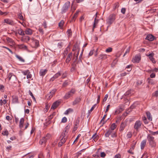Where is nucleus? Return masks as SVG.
I'll use <instances>...</instances> for the list:
<instances>
[{
  "instance_id": "obj_1",
  "label": "nucleus",
  "mask_w": 158,
  "mask_h": 158,
  "mask_svg": "<svg viewBox=\"0 0 158 158\" xmlns=\"http://www.w3.org/2000/svg\"><path fill=\"white\" fill-rule=\"evenodd\" d=\"M149 143V146L151 148H154L156 146V142L154 137L150 134H148L147 137Z\"/></svg>"
},
{
  "instance_id": "obj_2",
  "label": "nucleus",
  "mask_w": 158,
  "mask_h": 158,
  "mask_svg": "<svg viewBox=\"0 0 158 158\" xmlns=\"http://www.w3.org/2000/svg\"><path fill=\"white\" fill-rule=\"evenodd\" d=\"M76 90L75 89L72 88L71 90L66 93L64 97V99H67L72 97L76 93Z\"/></svg>"
},
{
  "instance_id": "obj_3",
  "label": "nucleus",
  "mask_w": 158,
  "mask_h": 158,
  "mask_svg": "<svg viewBox=\"0 0 158 158\" xmlns=\"http://www.w3.org/2000/svg\"><path fill=\"white\" fill-rule=\"evenodd\" d=\"M115 16L114 14H111L106 20L107 23L109 25L111 24L115 20Z\"/></svg>"
},
{
  "instance_id": "obj_4",
  "label": "nucleus",
  "mask_w": 158,
  "mask_h": 158,
  "mask_svg": "<svg viewBox=\"0 0 158 158\" xmlns=\"http://www.w3.org/2000/svg\"><path fill=\"white\" fill-rule=\"evenodd\" d=\"M70 2L68 1L65 2L64 4L61 9V13L62 14L65 13L68 10L70 6Z\"/></svg>"
},
{
  "instance_id": "obj_5",
  "label": "nucleus",
  "mask_w": 158,
  "mask_h": 158,
  "mask_svg": "<svg viewBox=\"0 0 158 158\" xmlns=\"http://www.w3.org/2000/svg\"><path fill=\"white\" fill-rule=\"evenodd\" d=\"M7 78L11 82H14L16 81V77L12 73H10L8 74Z\"/></svg>"
},
{
  "instance_id": "obj_6",
  "label": "nucleus",
  "mask_w": 158,
  "mask_h": 158,
  "mask_svg": "<svg viewBox=\"0 0 158 158\" xmlns=\"http://www.w3.org/2000/svg\"><path fill=\"white\" fill-rule=\"evenodd\" d=\"M66 134L65 133H63L62 134V138L60 139V141L58 143V146L60 147L62 146L63 144L64 143L67 139L66 137H65Z\"/></svg>"
},
{
  "instance_id": "obj_7",
  "label": "nucleus",
  "mask_w": 158,
  "mask_h": 158,
  "mask_svg": "<svg viewBox=\"0 0 158 158\" xmlns=\"http://www.w3.org/2000/svg\"><path fill=\"white\" fill-rule=\"evenodd\" d=\"M142 125V122L140 120L136 121L135 123L134 128L137 131H139V129L140 128Z\"/></svg>"
},
{
  "instance_id": "obj_8",
  "label": "nucleus",
  "mask_w": 158,
  "mask_h": 158,
  "mask_svg": "<svg viewBox=\"0 0 158 158\" xmlns=\"http://www.w3.org/2000/svg\"><path fill=\"white\" fill-rule=\"evenodd\" d=\"M31 45L34 48H37L39 46V42L38 40L32 39L31 40Z\"/></svg>"
},
{
  "instance_id": "obj_9",
  "label": "nucleus",
  "mask_w": 158,
  "mask_h": 158,
  "mask_svg": "<svg viewBox=\"0 0 158 158\" xmlns=\"http://www.w3.org/2000/svg\"><path fill=\"white\" fill-rule=\"evenodd\" d=\"M154 55V53L152 52L149 54H146V56L148 57L149 59L152 62V63L155 64L156 63V61L155 60V59L153 57Z\"/></svg>"
},
{
  "instance_id": "obj_10",
  "label": "nucleus",
  "mask_w": 158,
  "mask_h": 158,
  "mask_svg": "<svg viewBox=\"0 0 158 158\" xmlns=\"http://www.w3.org/2000/svg\"><path fill=\"white\" fill-rule=\"evenodd\" d=\"M140 60V56H139L136 55L132 59V61L133 63H139Z\"/></svg>"
},
{
  "instance_id": "obj_11",
  "label": "nucleus",
  "mask_w": 158,
  "mask_h": 158,
  "mask_svg": "<svg viewBox=\"0 0 158 158\" xmlns=\"http://www.w3.org/2000/svg\"><path fill=\"white\" fill-rule=\"evenodd\" d=\"M60 102L58 101H56L54 102L52 105L51 109H54L56 108L60 105Z\"/></svg>"
},
{
  "instance_id": "obj_12",
  "label": "nucleus",
  "mask_w": 158,
  "mask_h": 158,
  "mask_svg": "<svg viewBox=\"0 0 158 158\" xmlns=\"http://www.w3.org/2000/svg\"><path fill=\"white\" fill-rule=\"evenodd\" d=\"M147 140L145 139L142 141L140 143V148L141 149H143L146 144Z\"/></svg>"
},
{
  "instance_id": "obj_13",
  "label": "nucleus",
  "mask_w": 158,
  "mask_h": 158,
  "mask_svg": "<svg viewBox=\"0 0 158 158\" xmlns=\"http://www.w3.org/2000/svg\"><path fill=\"white\" fill-rule=\"evenodd\" d=\"M4 22L12 26H13L15 24L14 22L12 20L9 19H5Z\"/></svg>"
},
{
  "instance_id": "obj_14",
  "label": "nucleus",
  "mask_w": 158,
  "mask_h": 158,
  "mask_svg": "<svg viewBox=\"0 0 158 158\" xmlns=\"http://www.w3.org/2000/svg\"><path fill=\"white\" fill-rule=\"evenodd\" d=\"M61 75V73L60 72H59L56 74H55L54 76L51 78V81H53L55 79Z\"/></svg>"
},
{
  "instance_id": "obj_15",
  "label": "nucleus",
  "mask_w": 158,
  "mask_h": 158,
  "mask_svg": "<svg viewBox=\"0 0 158 158\" xmlns=\"http://www.w3.org/2000/svg\"><path fill=\"white\" fill-rule=\"evenodd\" d=\"M48 139V136H46V137H43L40 141V144L41 145L44 144Z\"/></svg>"
},
{
  "instance_id": "obj_16",
  "label": "nucleus",
  "mask_w": 158,
  "mask_h": 158,
  "mask_svg": "<svg viewBox=\"0 0 158 158\" xmlns=\"http://www.w3.org/2000/svg\"><path fill=\"white\" fill-rule=\"evenodd\" d=\"M24 32L26 34L29 35H31L33 34L32 30L29 28L26 29Z\"/></svg>"
},
{
  "instance_id": "obj_17",
  "label": "nucleus",
  "mask_w": 158,
  "mask_h": 158,
  "mask_svg": "<svg viewBox=\"0 0 158 158\" xmlns=\"http://www.w3.org/2000/svg\"><path fill=\"white\" fill-rule=\"evenodd\" d=\"M154 39V37L152 35L149 34L147 35L145 38L146 40H148L149 41H152Z\"/></svg>"
},
{
  "instance_id": "obj_18",
  "label": "nucleus",
  "mask_w": 158,
  "mask_h": 158,
  "mask_svg": "<svg viewBox=\"0 0 158 158\" xmlns=\"http://www.w3.org/2000/svg\"><path fill=\"white\" fill-rule=\"evenodd\" d=\"M80 98H77L73 102V105L74 106L78 103L81 101Z\"/></svg>"
},
{
  "instance_id": "obj_19",
  "label": "nucleus",
  "mask_w": 158,
  "mask_h": 158,
  "mask_svg": "<svg viewBox=\"0 0 158 158\" xmlns=\"http://www.w3.org/2000/svg\"><path fill=\"white\" fill-rule=\"evenodd\" d=\"M72 53H70L68 55L67 57L66 60V62L67 63H69L72 57Z\"/></svg>"
},
{
  "instance_id": "obj_20",
  "label": "nucleus",
  "mask_w": 158,
  "mask_h": 158,
  "mask_svg": "<svg viewBox=\"0 0 158 158\" xmlns=\"http://www.w3.org/2000/svg\"><path fill=\"white\" fill-rule=\"evenodd\" d=\"M24 121V119L23 118H22L20 119V120L19 126L21 129H22L23 127Z\"/></svg>"
},
{
  "instance_id": "obj_21",
  "label": "nucleus",
  "mask_w": 158,
  "mask_h": 158,
  "mask_svg": "<svg viewBox=\"0 0 158 158\" xmlns=\"http://www.w3.org/2000/svg\"><path fill=\"white\" fill-rule=\"evenodd\" d=\"M48 70L46 69H41L40 72V76H43L47 73Z\"/></svg>"
},
{
  "instance_id": "obj_22",
  "label": "nucleus",
  "mask_w": 158,
  "mask_h": 158,
  "mask_svg": "<svg viewBox=\"0 0 158 158\" xmlns=\"http://www.w3.org/2000/svg\"><path fill=\"white\" fill-rule=\"evenodd\" d=\"M106 115L107 114H105L100 122V124H101L102 126L106 122V121L109 119V118H108L107 120L105 121H104L105 118L106 117Z\"/></svg>"
},
{
  "instance_id": "obj_23",
  "label": "nucleus",
  "mask_w": 158,
  "mask_h": 158,
  "mask_svg": "<svg viewBox=\"0 0 158 158\" xmlns=\"http://www.w3.org/2000/svg\"><path fill=\"white\" fill-rule=\"evenodd\" d=\"M72 124L71 123H69L65 127L64 130V133L65 134L66 133H67L70 129V127L71 126Z\"/></svg>"
},
{
  "instance_id": "obj_24",
  "label": "nucleus",
  "mask_w": 158,
  "mask_h": 158,
  "mask_svg": "<svg viewBox=\"0 0 158 158\" xmlns=\"http://www.w3.org/2000/svg\"><path fill=\"white\" fill-rule=\"evenodd\" d=\"M17 31L20 35L23 36L25 35L24 32L21 28L18 29L17 30Z\"/></svg>"
},
{
  "instance_id": "obj_25",
  "label": "nucleus",
  "mask_w": 158,
  "mask_h": 158,
  "mask_svg": "<svg viewBox=\"0 0 158 158\" xmlns=\"http://www.w3.org/2000/svg\"><path fill=\"white\" fill-rule=\"evenodd\" d=\"M146 114L148 120L150 121H152V117L149 111H147L146 112Z\"/></svg>"
},
{
  "instance_id": "obj_26",
  "label": "nucleus",
  "mask_w": 158,
  "mask_h": 158,
  "mask_svg": "<svg viewBox=\"0 0 158 158\" xmlns=\"http://www.w3.org/2000/svg\"><path fill=\"white\" fill-rule=\"evenodd\" d=\"M112 131L111 130H110V129L108 130L105 134V136L106 137H109V135L112 133Z\"/></svg>"
},
{
  "instance_id": "obj_27",
  "label": "nucleus",
  "mask_w": 158,
  "mask_h": 158,
  "mask_svg": "<svg viewBox=\"0 0 158 158\" xmlns=\"http://www.w3.org/2000/svg\"><path fill=\"white\" fill-rule=\"evenodd\" d=\"M148 83L151 84V85H154L156 83V82L155 81H154L152 79H151L149 78H148L147 80Z\"/></svg>"
},
{
  "instance_id": "obj_28",
  "label": "nucleus",
  "mask_w": 158,
  "mask_h": 158,
  "mask_svg": "<svg viewBox=\"0 0 158 158\" xmlns=\"http://www.w3.org/2000/svg\"><path fill=\"white\" fill-rule=\"evenodd\" d=\"M12 98V102L13 103H18V99L17 97L15 96L13 97Z\"/></svg>"
},
{
  "instance_id": "obj_29",
  "label": "nucleus",
  "mask_w": 158,
  "mask_h": 158,
  "mask_svg": "<svg viewBox=\"0 0 158 158\" xmlns=\"http://www.w3.org/2000/svg\"><path fill=\"white\" fill-rule=\"evenodd\" d=\"M107 58V55L106 54H101L99 56V58L100 59L105 60Z\"/></svg>"
},
{
  "instance_id": "obj_30",
  "label": "nucleus",
  "mask_w": 158,
  "mask_h": 158,
  "mask_svg": "<svg viewBox=\"0 0 158 158\" xmlns=\"http://www.w3.org/2000/svg\"><path fill=\"white\" fill-rule=\"evenodd\" d=\"M19 48L20 49H27V46L24 44L19 45L18 46Z\"/></svg>"
},
{
  "instance_id": "obj_31",
  "label": "nucleus",
  "mask_w": 158,
  "mask_h": 158,
  "mask_svg": "<svg viewBox=\"0 0 158 158\" xmlns=\"http://www.w3.org/2000/svg\"><path fill=\"white\" fill-rule=\"evenodd\" d=\"M15 56L17 58H18L19 60L20 61L22 62H24L25 61L23 59L22 57L16 55Z\"/></svg>"
},
{
  "instance_id": "obj_32",
  "label": "nucleus",
  "mask_w": 158,
  "mask_h": 158,
  "mask_svg": "<svg viewBox=\"0 0 158 158\" xmlns=\"http://www.w3.org/2000/svg\"><path fill=\"white\" fill-rule=\"evenodd\" d=\"M98 19H96V18H95L94 21V22L93 26V31L94 30V28L96 27V24L98 23Z\"/></svg>"
},
{
  "instance_id": "obj_33",
  "label": "nucleus",
  "mask_w": 158,
  "mask_h": 158,
  "mask_svg": "<svg viewBox=\"0 0 158 158\" xmlns=\"http://www.w3.org/2000/svg\"><path fill=\"white\" fill-rule=\"evenodd\" d=\"M73 111V110L71 108H69L65 111L64 113L65 114H68L69 113Z\"/></svg>"
},
{
  "instance_id": "obj_34",
  "label": "nucleus",
  "mask_w": 158,
  "mask_h": 158,
  "mask_svg": "<svg viewBox=\"0 0 158 158\" xmlns=\"http://www.w3.org/2000/svg\"><path fill=\"white\" fill-rule=\"evenodd\" d=\"M119 6V3L118 2L115 3L113 5V8L114 10L118 8Z\"/></svg>"
},
{
  "instance_id": "obj_35",
  "label": "nucleus",
  "mask_w": 158,
  "mask_h": 158,
  "mask_svg": "<svg viewBox=\"0 0 158 158\" xmlns=\"http://www.w3.org/2000/svg\"><path fill=\"white\" fill-rule=\"evenodd\" d=\"M116 127V125L115 123H113L110 126V130H111L112 131L114 130Z\"/></svg>"
},
{
  "instance_id": "obj_36",
  "label": "nucleus",
  "mask_w": 158,
  "mask_h": 158,
  "mask_svg": "<svg viewBox=\"0 0 158 158\" xmlns=\"http://www.w3.org/2000/svg\"><path fill=\"white\" fill-rule=\"evenodd\" d=\"M29 94L31 96L32 98L34 100L35 102H36L35 98V97H34V96L33 94L31 91V90H29Z\"/></svg>"
},
{
  "instance_id": "obj_37",
  "label": "nucleus",
  "mask_w": 158,
  "mask_h": 158,
  "mask_svg": "<svg viewBox=\"0 0 158 158\" xmlns=\"http://www.w3.org/2000/svg\"><path fill=\"white\" fill-rule=\"evenodd\" d=\"M2 134L3 135H6L7 136L9 135V132L7 131L6 130V131H3L2 133Z\"/></svg>"
},
{
  "instance_id": "obj_38",
  "label": "nucleus",
  "mask_w": 158,
  "mask_h": 158,
  "mask_svg": "<svg viewBox=\"0 0 158 158\" xmlns=\"http://www.w3.org/2000/svg\"><path fill=\"white\" fill-rule=\"evenodd\" d=\"M64 23V21L61 20L60 21V22L59 23V26L60 28H61Z\"/></svg>"
},
{
  "instance_id": "obj_39",
  "label": "nucleus",
  "mask_w": 158,
  "mask_h": 158,
  "mask_svg": "<svg viewBox=\"0 0 158 158\" xmlns=\"http://www.w3.org/2000/svg\"><path fill=\"white\" fill-rule=\"evenodd\" d=\"M32 76V75L31 74V73L29 71L27 75V79H31V78Z\"/></svg>"
},
{
  "instance_id": "obj_40",
  "label": "nucleus",
  "mask_w": 158,
  "mask_h": 158,
  "mask_svg": "<svg viewBox=\"0 0 158 158\" xmlns=\"http://www.w3.org/2000/svg\"><path fill=\"white\" fill-rule=\"evenodd\" d=\"M67 33L69 36H71L72 33L71 30L70 29H68L67 31Z\"/></svg>"
},
{
  "instance_id": "obj_41",
  "label": "nucleus",
  "mask_w": 158,
  "mask_h": 158,
  "mask_svg": "<svg viewBox=\"0 0 158 158\" xmlns=\"http://www.w3.org/2000/svg\"><path fill=\"white\" fill-rule=\"evenodd\" d=\"M112 51V48H111L109 47L106 50L105 52H106L108 53L111 52Z\"/></svg>"
},
{
  "instance_id": "obj_42",
  "label": "nucleus",
  "mask_w": 158,
  "mask_h": 158,
  "mask_svg": "<svg viewBox=\"0 0 158 158\" xmlns=\"http://www.w3.org/2000/svg\"><path fill=\"white\" fill-rule=\"evenodd\" d=\"M52 96L53 95H52L49 93V94L47 95L46 97L48 99H50L52 97Z\"/></svg>"
},
{
  "instance_id": "obj_43",
  "label": "nucleus",
  "mask_w": 158,
  "mask_h": 158,
  "mask_svg": "<svg viewBox=\"0 0 158 158\" xmlns=\"http://www.w3.org/2000/svg\"><path fill=\"white\" fill-rule=\"evenodd\" d=\"M24 39L25 42H27L30 40V37L28 36H25Z\"/></svg>"
},
{
  "instance_id": "obj_44",
  "label": "nucleus",
  "mask_w": 158,
  "mask_h": 158,
  "mask_svg": "<svg viewBox=\"0 0 158 158\" xmlns=\"http://www.w3.org/2000/svg\"><path fill=\"white\" fill-rule=\"evenodd\" d=\"M18 17L20 19L23 20V18L21 13H19L18 15Z\"/></svg>"
},
{
  "instance_id": "obj_45",
  "label": "nucleus",
  "mask_w": 158,
  "mask_h": 158,
  "mask_svg": "<svg viewBox=\"0 0 158 158\" xmlns=\"http://www.w3.org/2000/svg\"><path fill=\"white\" fill-rule=\"evenodd\" d=\"M78 14V12L77 11V12H76V13L74 14L73 16V19H75L77 17ZM74 21H75V20H74Z\"/></svg>"
},
{
  "instance_id": "obj_46",
  "label": "nucleus",
  "mask_w": 158,
  "mask_h": 158,
  "mask_svg": "<svg viewBox=\"0 0 158 158\" xmlns=\"http://www.w3.org/2000/svg\"><path fill=\"white\" fill-rule=\"evenodd\" d=\"M8 13L6 12H3L0 10V15H3L5 16Z\"/></svg>"
},
{
  "instance_id": "obj_47",
  "label": "nucleus",
  "mask_w": 158,
  "mask_h": 158,
  "mask_svg": "<svg viewBox=\"0 0 158 158\" xmlns=\"http://www.w3.org/2000/svg\"><path fill=\"white\" fill-rule=\"evenodd\" d=\"M7 41L9 42V43H10L12 44H13V40L10 39V38H8L7 39Z\"/></svg>"
},
{
  "instance_id": "obj_48",
  "label": "nucleus",
  "mask_w": 158,
  "mask_h": 158,
  "mask_svg": "<svg viewBox=\"0 0 158 158\" xmlns=\"http://www.w3.org/2000/svg\"><path fill=\"white\" fill-rule=\"evenodd\" d=\"M29 70H27L25 71H22V73L24 75H27V73H28Z\"/></svg>"
},
{
  "instance_id": "obj_49",
  "label": "nucleus",
  "mask_w": 158,
  "mask_h": 158,
  "mask_svg": "<svg viewBox=\"0 0 158 158\" xmlns=\"http://www.w3.org/2000/svg\"><path fill=\"white\" fill-rule=\"evenodd\" d=\"M56 91V89H52L50 93L52 95H53L55 93Z\"/></svg>"
},
{
  "instance_id": "obj_50",
  "label": "nucleus",
  "mask_w": 158,
  "mask_h": 158,
  "mask_svg": "<svg viewBox=\"0 0 158 158\" xmlns=\"http://www.w3.org/2000/svg\"><path fill=\"white\" fill-rule=\"evenodd\" d=\"M68 85V82L67 81H65L62 85L63 87H65Z\"/></svg>"
},
{
  "instance_id": "obj_51",
  "label": "nucleus",
  "mask_w": 158,
  "mask_h": 158,
  "mask_svg": "<svg viewBox=\"0 0 158 158\" xmlns=\"http://www.w3.org/2000/svg\"><path fill=\"white\" fill-rule=\"evenodd\" d=\"M67 118L66 117H63L61 120V122L64 123L67 122Z\"/></svg>"
},
{
  "instance_id": "obj_52",
  "label": "nucleus",
  "mask_w": 158,
  "mask_h": 158,
  "mask_svg": "<svg viewBox=\"0 0 158 158\" xmlns=\"http://www.w3.org/2000/svg\"><path fill=\"white\" fill-rule=\"evenodd\" d=\"M132 133L131 132H129L127 135V137L128 138H131L132 136Z\"/></svg>"
},
{
  "instance_id": "obj_53",
  "label": "nucleus",
  "mask_w": 158,
  "mask_h": 158,
  "mask_svg": "<svg viewBox=\"0 0 158 158\" xmlns=\"http://www.w3.org/2000/svg\"><path fill=\"white\" fill-rule=\"evenodd\" d=\"M131 94V90H128L124 94V95L126 96H127L128 95H129Z\"/></svg>"
},
{
  "instance_id": "obj_54",
  "label": "nucleus",
  "mask_w": 158,
  "mask_h": 158,
  "mask_svg": "<svg viewBox=\"0 0 158 158\" xmlns=\"http://www.w3.org/2000/svg\"><path fill=\"white\" fill-rule=\"evenodd\" d=\"M130 51V47H129V48H127L126 50V51L125 53L123 55V56H125V55L127 53H128Z\"/></svg>"
},
{
  "instance_id": "obj_55",
  "label": "nucleus",
  "mask_w": 158,
  "mask_h": 158,
  "mask_svg": "<svg viewBox=\"0 0 158 158\" xmlns=\"http://www.w3.org/2000/svg\"><path fill=\"white\" fill-rule=\"evenodd\" d=\"M2 47L6 48V49H7L11 54H13V52L9 48L4 46H2Z\"/></svg>"
},
{
  "instance_id": "obj_56",
  "label": "nucleus",
  "mask_w": 158,
  "mask_h": 158,
  "mask_svg": "<svg viewBox=\"0 0 158 158\" xmlns=\"http://www.w3.org/2000/svg\"><path fill=\"white\" fill-rule=\"evenodd\" d=\"M150 133L153 135H155L156 134H158V131H157L156 132H153L152 131H150Z\"/></svg>"
},
{
  "instance_id": "obj_57",
  "label": "nucleus",
  "mask_w": 158,
  "mask_h": 158,
  "mask_svg": "<svg viewBox=\"0 0 158 158\" xmlns=\"http://www.w3.org/2000/svg\"><path fill=\"white\" fill-rule=\"evenodd\" d=\"M106 156V154L104 152H102L101 153V157L102 158H104Z\"/></svg>"
},
{
  "instance_id": "obj_58",
  "label": "nucleus",
  "mask_w": 158,
  "mask_h": 158,
  "mask_svg": "<svg viewBox=\"0 0 158 158\" xmlns=\"http://www.w3.org/2000/svg\"><path fill=\"white\" fill-rule=\"evenodd\" d=\"M39 32L42 35H43V34H44V31H43V29L42 28H39Z\"/></svg>"
},
{
  "instance_id": "obj_59",
  "label": "nucleus",
  "mask_w": 158,
  "mask_h": 158,
  "mask_svg": "<svg viewBox=\"0 0 158 158\" xmlns=\"http://www.w3.org/2000/svg\"><path fill=\"white\" fill-rule=\"evenodd\" d=\"M56 114V112H53L52 114L50 115L49 117V119H52L53 117Z\"/></svg>"
},
{
  "instance_id": "obj_60",
  "label": "nucleus",
  "mask_w": 158,
  "mask_h": 158,
  "mask_svg": "<svg viewBox=\"0 0 158 158\" xmlns=\"http://www.w3.org/2000/svg\"><path fill=\"white\" fill-rule=\"evenodd\" d=\"M108 97V95L107 94H106L105 95V96L104 97V98L103 99V102H106V100H107Z\"/></svg>"
},
{
  "instance_id": "obj_61",
  "label": "nucleus",
  "mask_w": 158,
  "mask_h": 158,
  "mask_svg": "<svg viewBox=\"0 0 158 158\" xmlns=\"http://www.w3.org/2000/svg\"><path fill=\"white\" fill-rule=\"evenodd\" d=\"M156 77V74L154 73H152L150 75V77L151 78H155Z\"/></svg>"
},
{
  "instance_id": "obj_62",
  "label": "nucleus",
  "mask_w": 158,
  "mask_h": 158,
  "mask_svg": "<svg viewBox=\"0 0 158 158\" xmlns=\"http://www.w3.org/2000/svg\"><path fill=\"white\" fill-rule=\"evenodd\" d=\"M78 128V126H77V125L76 124L74 126V127L73 129V131H75L76 130H77V128Z\"/></svg>"
},
{
  "instance_id": "obj_63",
  "label": "nucleus",
  "mask_w": 158,
  "mask_h": 158,
  "mask_svg": "<svg viewBox=\"0 0 158 158\" xmlns=\"http://www.w3.org/2000/svg\"><path fill=\"white\" fill-rule=\"evenodd\" d=\"M4 86L2 85H1L0 86V89L3 92L4 91Z\"/></svg>"
},
{
  "instance_id": "obj_64",
  "label": "nucleus",
  "mask_w": 158,
  "mask_h": 158,
  "mask_svg": "<svg viewBox=\"0 0 158 158\" xmlns=\"http://www.w3.org/2000/svg\"><path fill=\"white\" fill-rule=\"evenodd\" d=\"M126 12V9L125 8H122L121 10V12L123 14H124Z\"/></svg>"
}]
</instances>
